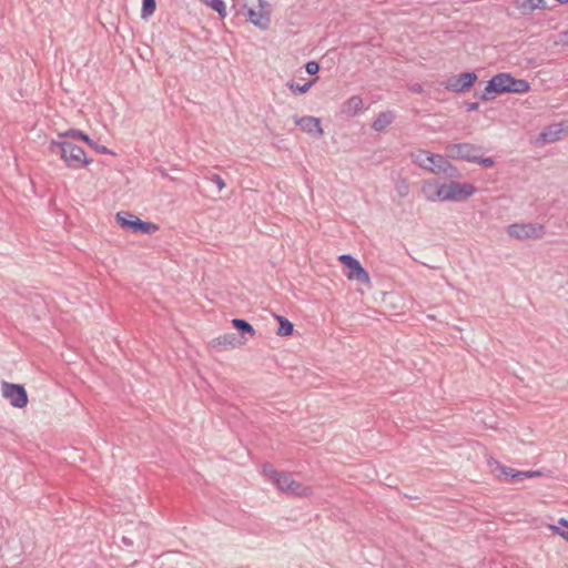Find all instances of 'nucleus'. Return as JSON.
Returning a JSON list of instances; mask_svg holds the SVG:
<instances>
[{
  "mask_svg": "<svg viewBox=\"0 0 568 568\" xmlns=\"http://www.w3.org/2000/svg\"><path fill=\"white\" fill-rule=\"evenodd\" d=\"M530 90V84L525 79H516L509 73H498L494 75L485 88L480 97L481 100H488L489 94L501 93H526Z\"/></svg>",
  "mask_w": 568,
  "mask_h": 568,
  "instance_id": "obj_1",
  "label": "nucleus"
},
{
  "mask_svg": "<svg viewBox=\"0 0 568 568\" xmlns=\"http://www.w3.org/2000/svg\"><path fill=\"white\" fill-rule=\"evenodd\" d=\"M49 151L59 155L70 169L77 170L89 165L92 160L87 156L85 151L69 141H51Z\"/></svg>",
  "mask_w": 568,
  "mask_h": 568,
  "instance_id": "obj_2",
  "label": "nucleus"
},
{
  "mask_svg": "<svg viewBox=\"0 0 568 568\" xmlns=\"http://www.w3.org/2000/svg\"><path fill=\"white\" fill-rule=\"evenodd\" d=\"M507 234L516 240H539L546 234V227L540 223H513L507 227Z\"/></svg>",
  "mask_w": 568,
  "mask_h": 568,
  "instance_id": "obj_3",
  "label": "nucleus"
},
{
  "mask_svg": "<svg viewBox=\"0 0 568 568\" xmlns=\"http://www.w3.org/2000/svg\"><path fill=\"white\" fill-rule=\"evenodd\" d=\"M439 192L442 194L443 202H460L474 195L476 187L471 183L450 181L449 183L442 184V190Z\"/></svg>",
  "mask_w": 568,
  "mask_h": 568,
  "instance_id": "obj_4",
  "label": "nucleus"
},
{
  "mask_svg": "<svg viewBox=\"0 0 568 568\" xmlns=\"http://www.w3.org/2000/svg\"><path fill=\"white\" fill-rule=\"evenodd\" d=\"M115 219L121 227L130 230L133 233L153 234L159 230V225L151 222L142 221L141 219H139L138 216L130 212H118Z\"/></svg>",
  "mask_w": 568,
  "mask_h": 568,
  "instance_id": "obj_5",
  "label": "nucleus"
},
{
  "mask_svg": "<svg viewBox=\"0 0 568 568\" xmlns=\"http://www.w3.org/2000/svg\"><path fill=\"white\" fill-rule=\"evenodd\" d=\"M338 260L348 270L346 274L348 280H356L365 285L371 284V277L367 271L361 265L357 258L351 254H343L338 257Z\"/></svg>",
  "mask_w": 568,
  "mask_h": 568,
  "instance_id": "obj_6",
  "label": "nucleus"
},
{
  "mask_svg": "<svg viewBox=\"0 0 568 568\" xmlns=\"http://www.w3.org/2000/svg\"><path fill=\"white\" fill-rule=\"evenodd\" d=\"M447 154L454 159L465 160L467 162H476L481 148L471 143H454L447 146Z\"/></svg>",
  "mask_w": 568,
  "mask_h": 568,
  "instance_id": "obj_7",
  "label": "nucleus"
},
{
  "mask_svg": "<svg viewBox=\"0 0 568 568\" xmlns=\"http://www.w3.org/2000/svg\"><path fill=\"white\" fill-rule=\"evenodd\" d=\"M2 396L16 408H23L28 404V394L23 385L2 382Z\"/></svg>",
  "mask_w": 568,
  "mask_h": 568,
  "instance_id": "obj_8",
  "label": "nucleus"
},
{
  "mask_svg": "<svg viewBox=\"0 0 568 568\" xmlns=\"http://www.w3.org/2000/svg\"><path fill=\"white\" fill-rule=\"evenodd\" d=\"M476 80L477 74L475 72H463L460 74L449 77L443 84L446 90L459 93L471 88Z\"/></svg>",
  "mask_w": 568,
  "mask_h": 568,
  "instance_id": "obj_9",
  "label": "nucleus"
},
{
  "mask_svg": "<svg viewBox=\"0 0 568 568\" xmlns=\"http://www.w3.org/2000/svg\"><path fill=\"white\" fill-rule=\"evenodd\" d=\"M294 122L296 125H298L302 131L316 136L321 138L324 134V131L321 125V120L315 116L305 115V116H294Z\"/></svg>",
  "mask_w": 568,
  "mask_h": 568,
  "instance_id": "obj_10",
  "label": "nucleus"
},
{
  "mask_svg": "<svg viewBox=\"0 0 568 568\" xmlns=\"http://www.w3.org/2000/svg\"><path fill=\"white\" fill-rule=\"evenodd\" d=\"M257 3L261 8L260 11H255L252 8L247 9V18L248 20L256 27L262 30H266L270 27L271 18L270 13L264 11V7L267 4L265 0H257Z\"/></svg>",
  "mask_w": 568,
  "mask_h": 568,
  "instance_id": "obj_11",
  "label": "nucleus"
},
{
  "mask_svg": "<svg viewBox=\"0 0 568 568\" xmlns=\"http://www.w3.org/2000/svg\"><path fill=\"white\" fill-rule=\"evenodd\" d=\"M440 190H442V184H438L435 181H426V182H424L423 187H422L423 194L430 202H435V201L443 202V197L439 192Z\"/></svg>",
  "mask_w": 568,
  "mask_h": 568,
  "instance_id": "obj_12",
  "label": "nucleus"
},
{
  "mask_svg": "<svg viewBox=\"0 0 568 568\" xmlns=\"http://www.w3.org/2000/svg\"><path fill=\"white\" fill-rule=\"evenodd\" d=\"M562 128L560 123H554L545 128L540 134L539 140L545 143H552L560 139Z\"/></svg>",
  "mask_w": 568,
  "mask_h": 568,
  "instance_id": "obj_13",
  "label": "nucleus"
},
{
  "mask_svg": "<svg viewBox=\"0 0 568 568\" xmlns=\"http://www.w3.org/2000/svg\"><path fill=\"white\" fill-rule=\"evenodd\" d=\"M363 110V99L359 95H353L343 104L342 112L347 116H355Z\"/></svg>",
  "mask_w": 568,
  "mask_h": 568,
  "instance_id": "obj_14",
  "label": "nucleus"
},
{
  "mask_svg": "<svg viewBox=\"0 0 568 568\" xmlns=\"http://www.w3.org/2000/svg\"><path fill=\"white\" fill-rule=\"evenodd\" d=\"M395 114L393 111L381 112L372 123V129L381 132L393 123Z\"/></svg>",
  "mask_w": 568,
  "mask_h": 568,
  "instance_id": "obj_15",
  "label": "nucleus"
},
{
  "mask_svg": "<svg viewBox=\"0 0 568 568\" xmlns=\"http://www.w3.org/2000/svg\"><path fill=\"white\" fill-rule=\"evenodd\" d=\"M516 8L524 12H531L536 9H544V0H515Z\"/></svg>",
  "mask_w": 568,
  "mask_h": 568,
  "instance_id": "obj_16",
  "label": "nucleus"
},
{
  "mask_svg": "<svg viewBox=\"0 0 568 568\" xmlns=\"http://www.w3.org/2000/svg\"><path fill=\"white\" fill-rule=\"evenodd\" d=\"M433 155L434 153H430L429 151L419 150L413 154V162L428 171L430 165L429 161L433 159Z\"/></svg>",
  "mask_w": 568,
  "mask_h": 568,
  "instance_id": "obj_17",
  "label": "nucleus"
},
{
  "mask_svg": "<svg viewBox=\"0 0 568 568\" xmlns=\"http://www.w3.org/2000/svg\"><path fill=\"white\" fill-rule=\"evenodd\" d=\"M232 325L241 335H245V334H248L251 336L255 335L254 327L245 320L234 318V320H232Z\"/></svg>",
  "mask_w": 568,
  "mask_h": 568,
  "instance_id": "obj_18",
  "label": "nucleus"
},
{
  "mask_svg": "<svg viewBox=\"0 0 568 568\" xmlns=\"http://www.w3.org/2000/svg\"><path fill=\"white\" fill-rule=\"evenodd\" d=\"M278 321V328L276 334L278 336H290L293 334L294 325L283 316H276Z\"/></svg>",
  "mask_w": 568,
  "mask_h": 568,
  "instance_id": "obj_19",
  "label": "nucleus"
},
{
  "mask_svg": "<svg viewBox=\"0 0 568 568\" xmlns=\"http://www.w3.org/2000/svg\"><path fill=\"white\" fill-rule=\"evenodd\" d=\"M60 138H73L84 141L87 144H93V140L90 139L88 134L78 130V129H69L68 131L60 133Z\"/></svg>",
  "mask_w": 568,
  "mask_h": 568,
  "instance_id": "obj_20",
  "label": "nucleus"
},
{
  "mask_svg": "<svg viewBox=\"0 0 568 568\" xmlns=\"http://www.w3.org/2000/svg\"><path fill=\"white\" fill-rule=\"evenodd\" d=\"M285 493L291 494L293 496L303 497L308 496L311 494V489L293 479L292 485H290Z\"/></svg>",
  "mask_w": 568,
  "mask_h": 568,
  "instance_id": "obj_21",
  "label": "nucleus"
},
{
  "mask_svg": "<svg viewBox=\"0 0 568 568\" xmlns=\"http://www.w3.org/2000/svg\"><path fill=\"white\" fill-rule=\"evenodd\" d=\"M293 478L290 474L286 473H280L278 476L275 478L273 484L277 487L281 491H286V489L292 485Z\"/></svg>",
  "mask_w": 568,
  "mask_h": 568,
  "instance_id": "obj_22",
  "label": "nucleus"
},
{
  "mask_svg": "<svg viewBox=\"0 0 568 568\" xmlns=\"http://www.w3.org/2000/svg\"><path fill=\"white\" fill-rule=\"evenodd\" d=\"M445 160L446 158L443 156L442 154H434L433 155V159L429 161V172L434 173V174H440L442 171L444 170L443 166L445 164Z\"/></svg>",
  "mask_w": 568,
  "mask_h": 568,
  "instance_id": "obj_23",
  "label": "nucleus"
},
{
  "mask_svg": "<svg viewBox=\"0 0 568 568\" xmlns=\"http://www.w3.org/2000/svg\"><path fill=\"white\" fill-rule=\"evenodd\" d=\"M315 81H316V79H312L302 85L295 83L294 81H290V82H287L286 85L293 93L302 94V93H306L310 90V88L315 83Z\"/></svg>",
  "mask_w": 568,
  "mask_h": 568,
  "instance_id": "obj_24",
  "label": "nucleus"
},
{
  "mask_svg": "<svg viewBox=\"0 0 568 568\" xmlns=\"http://www.w3.org/2000/svg\"><path fill=\"white\" fill-rule=\"evenodd\" d=\"M155 8H156L155 0H142V9H141L142 19H146L148 17L152 16L155 11Z\"/></svg>",
  "mask_w": 568,
  "mask_h": 568,
  "instance_id": "obj_25",
  "label": "nucleus"
},
{
  "mask_svg": "<svg viewBox=\"0 0 568 568\" xmlns=\"http://www.w3.org/2000/svg\"><path fill=\"white\" fill-rule=\"evenodd\" d=\"M443 169L442 173L450 179L460 176L459 171L447 159L445 160Z\"/></svg>",
  "mask_w": 568,
  "mask_h": 568,
  "instance_id": "obj_26",
  "label": "nucleus"
},
{
  "mask_svg": "<svg viewBox=\"0 0 568 568\" xmlns=\"http://www.w3.org/2000/svg\"><path fill=\"white\" fill-rule=\"evenodd\" d=\"M210 7L215 10L221 17L226 16L225 4L223 0H205Z\"/></svg>",
  "mask_w": 568,
  "mask_h": 568,
  "instance_id": "obj_27",
  "label": "nucleus"
},
{
  "mask_svg": "<svg viewBox=\"0 0 568 568\" xmlns=\"http://www.w3.org/2000/svg\"><path fill=\"white\" fill-rule=\"evenodd\" d=\"M281 471L274 469V467L271 464H264L263 465V474L266 476L272 483L275 480V478L278 476Z\"/></svg>",
  "mask_w": 568,
  "mask_h": 568,
  "instance_id": "obj_28",
  "label": "nucleus"
},
{
  "mask_svg": "<svg viewBox=\"0 0 568 568\" xmlns=\"http://www.w3.org/2000/svg\"><path fill=\"white\" fill-rule=\"evenodd\" d=\"M236 341H237V338H236L235 334H233V333H227V334H224L223 336L219 337V344H221V345L235 346Z\"/></svg>",
  "mask_w": 568,
  "mask_h": 568,
  "instance_id": "obj_29",
  "label": "nucleus"
},
{
  "mask_svg": "<svg viewBox=\"0 0 568 568\" xmlns=\"http://www.w3.org/2000/svg\"><path fill=\"white\" fill-rule=\"evenodd\" d=\"M396 192L400 197H406L409 193V185L405 180L398 181L396 184Z\"/></svg>",
  "mask_w": 568,
  "mask_h": 568,
  "instance_id": "obj_30",
  "label": "nucleus"
},
{
  "mask_svg": "<svg viewBox=\"0 0 568 568\" xmlns=\"http://www.w3.org/2000/svg\"><path fill=\"white\" fill-rule=\"evenodd\" d=\"M475 163L484 168H491L495 164V160L493 158H483L481 153H478V160Z\"/></svg>",
  "mask_w": 568,
  "mask_h": 568,
  "instance_id": "obj_31",
  "label": "nucleus"
},
{
  "mask_svg": "<svg viewBox=\"0 0 568 568\" xmlns=\"http://www.w3.org/2000/svg\"><path fill=\"white\" fill-rule=\"evenodd\" d=\"M206 179L213 182L220 191L225 187L224 180L219 174H211L206 176Z\"/></svg>",
  "mask_w": 568,
  "mask_h": 568,
  "instance_id": "obj_32",
  "label": "nucleus"
},
{
  "mask_svg": "<svg viewBox=\"0 0 568 568\" xmlns=\"http://www.w3.org/2000/svg\"><path fill=\"white\" fill-rule=\"evenodd\" d=\"M305 70L308 74H316L320 70V64L316 61H310L305 64Z\"/></svg>",
  "mask_w": 568,
  "mask_h": 568,
  "instance_id": "obj_33",
  "label": "nucleus"
},
{
  "mask_svg": "<svg viewBox=\"0 0 568 568\" xmlns=\"http://www.w3.org/2000/svg\"><path fill=\"white\" fill-rule=\"evenodd\" d=\"M100 154H113L106 146L100 145L93 141V144H88Z\"/></svg>",
  "mask_w": 568,
  "mask_h": 568,
  "instance_id": "obj_34",
  "label": "nucleus"
},
{
  "mask_svg": "<svg viewBox=\"0 0 568 568\" xmlns=\"http://www.w3.org/2000/svg\"><path fill=\"white\" fill-rule=\"evenodd\" d=\"M496 464H497L498 468L500 469L501 474L505 475L506 478L509 477L511 479V476L516 469L506 467V466L499 464L498 462H496Z\"/></svg>",
  "mask_w": 568,
  "mask_h": 568,
  "instance_id": "obj_35",
  "label": "nucleus"
},
{
  "mask_svg": "<svg viewBox=\"0 0 568 568\" xmlns=\"http://www.w3.org/2000/svg\"><path fill=\"white\" fill-rule=\"evenodd\" d=\"M541 476V471L539 470H526L524 471V478L539 477Z\"/></svg>",
  "mask_w": 568,
  "mask_h": 568,
  "instance_id": "obj_36",
  "label": "nucleus"
},
{
  "mask_svg": "<svg viewBox=\"0 0 568 568\" xmlns=\"http://www.w3.org/2000/svg\"><path fill=\"white\" fill-rule=\"evenodd\" d=\"M559 38H560V42L564 45L568 47V30L560 32Z\"/></svg>",
  "mask_w": 568,
  "mask_h": 568,
  "instance_id": "obj_37",
  "label": "nucleus"
},
{
  "mask_svg": "<svg viewBox=\"0 0 568 568\" xmlns=\"http://www.w3.org/2000/svg\"><path fill=\"white\" fill-rule=\"evenodd\" d=\"M524 471L521 470H515L513 476H511V480H524Z\"/></svg>",
  "mask_w": 568,
  "mask_h": 568,
  "instance_id": "obj_38",
  "label": "nucleus"
},
{
  "mask_svg": "<svg viewBox=\"0 0 568 568\" xmlns=\"http://www.w3.org/2000/svg\"><path fill=\"white\" fill-rule=\"evenodd\" d=\"M479 104L477 102H468L466 103L467 111H476L478 110Z\"/></svg>",
  "mask_w": 568,
  "mask_h": 568,
  "instance_id": "obj_39",
  "label": "nucleus"
},
{
  "mask_svg": "<svg viewBox=\"0 0 568 568\" xmlns=\"http://www.w3.org/2000/svg\"><path fill=\"white\" fill-rule=\"evenodd\" d=\"M412 91L415 92V93H420L423 91V88L420 84H414L412 87Z\"/></svg>",
  "mask_w": 568,
  "mask_h": 568,
  "instance_id": "obj_40",
  "label": "nucleus"
},
{
  "mask_svg": "<svg viewBox=\"0 0 568 568\" xmlns=\"http://www.w3.org/2000/svg\"><path fill=\"white\" fill-rule=\"evenodd\" d=\"M122 542L125 545V546H132L133 545V541L132 539H130L129 537H122Z\"/></svg>",
  "mask_w": 568,
  "mask_h": 568,
  "instance_id": "obj_41",
  "label": "nucleus"
},
{
  "mask_svg": "<svg viewBox=\"0 0 568 568\" xmlns=\"http://www.w3.org/2000/svg\"><path fill=\"white\" fill-rule=\"evenodd\" d=\"M558 524H559L560 526H562V527L568 528V519H566V518H560V519L558 520Z\"/></svg>",
  "mask_w": 568,
  "mask_h": 568,
  "instance_id": "obj_42",
  "label": "nucleus"
},
{
  "mask_svg": "<svg viewBox=\"0 0 568 568\" xmlns=\"http://www.w3.org/2000/svg\"><path fill=\"white\" fill-rule=\"evenodd\" d=\"M549 529H551L554 532L558 534L562 531L558 526L549 525Z\"/></svg>",
  "mask_w": 568,
  "mask_h": 568,
  "instance_id": "obj_43",
  "label": "nucleus"
},
{
  "mask_svg": "<svg viewBox=\"0 0 568 568\" xmlns=\"http://www.w3.org/2000/svg\"><path fill=\"white\" fill-rule=\"evenodd\" d=\"M559 536L562 537L565 540L568 541V531L566 530H562L561 532H559Z\"/></svg>",
  "mask_w": 568,
  "mask_h": 568,
  "instance_id": "obj_44",
  "label": "nucleus"
},
{
  "mask_svg": "<svg viewBox=\"0 0 568 568\" xmlns=\"http://www.w3.org/2000/svg\"><path fill=\"white\" fill-rule=\"evenodd\" d=\"M160 174L163 176V178H169L166 171L164 169H160Z\"/></svg>",
  "mask_w": 568,
  "mask_h": 568,
  "instance_id": "obj_45",
  "label": "nucleus"
},
{
  "mask_svg": "<svg viewBox=\"0 0 568 568\" xmlns=\"http://www.w3.org/2000/svg\"><path fill=\"white\" fill-rule=\"evenodd\" d=\"M557 1L560 2V3H567L568 2V0H557Z\"/></svg>",
  "mask_w": 568,
  "mask_h": 568,
  "instance_id": "obj_46",
  "label": "nucleus"
}]
</instances>
